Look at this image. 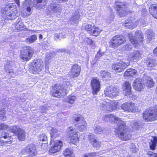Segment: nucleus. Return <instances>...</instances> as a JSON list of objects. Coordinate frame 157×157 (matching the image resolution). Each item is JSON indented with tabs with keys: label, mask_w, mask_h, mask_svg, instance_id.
<instances>
[{
	"label": "nucleus",
	"mask_w": 157,
	"mask_h": 157,
	"mask_svg": "<svg viewBox=\"0 0 157 157\" xmlns=\"http://www.w3.org/2000/svg\"><path fill=\"white\" fill-rule=\"evenodd\" d=\"M17 12L15 5L13 4H8L2 9L1 15L5 19L12 20L16 18Z\"/></svg>",
	"instance_id": "f257e3e1"
},
{
	"label": "nucleus",
	"mask_w": 157,
	"mask_h": 157,
	"mask_svg": "<svg viewBox=\"0 0 157 157\" xmlns=\"http://www.w3.org/2000/svg\"><path fill=\"white\" fill-rule=\"evenodd\" d=\"M66 87L59 84L54 85L51 88V94L55 97L61 98L65 96L67 93Z\"/></svg>",
	"instance_id": "f03ea898"
},
{
	"label": "nucleus",
	"mask_w": 157,
	"mask_h": 157,
	"mask_svg": "<svg viewBox=\"0 0 157 157\" xmlns=\"http://www.w3.org/2000/svg\"><path fill=\"white\" fill-rule=\"evenodd\" d=\"M128 36L130 42L135 47H136L142 44L143 41V35L141 31H136L134 36L132 33H128Z\"/></svg>",
	"instance_id": "7ed1b4c3"
},
{
	"label": "nucleus",
	"mask_w": 157,
	"mask_h": 157,
	"mask_svg": "<svg viewBox=\"0 0 157 157\" xmlns=\"http://www.w3.org/2000/svg\"><path fill=\"white\" fill-rule=\"evenodd\" d=\"M124 126L117 128L115 133L116 134L118 135V136L121 140H127L130 139L131 136L129 133L128 130L126 126V124H125V125Z\"/></svg>",
	"instance_id": "20e7f679"
},
{
	"label": "nucleus",
	"mask_w": 157,
	"mask_h": 157,
	"mask_svg": "<svg viewBox=\"0 0 157 157\" xmlns=\"http://www.w3.org/2000/svg\"><path fill=\"white\" fill-rule=\"evenodd\" d=\"M143 118L147 121H153L157 119V109L150 108L143 113Z\"/></svg>",
	"instance_id": "39448f33"
},
{
	"label": "nucleus",
	"mask_w": 157,
	"mask_h": 157,
	"mask_svg": "<svg viewBox=\"0 0 157 157\" xmlns=\"http://www.w3.org/2000/svg\"><path fill=\"white\" fill-rule=\"evenodd\" d=\"M126 42L125 37L121 35H117L114 36L109 42V45L112 48H116Z\"/></svg>",
	"instance_id": "423d86ee"
},
{
	"label": "nucleus",
	"mask_w": 157,
	"mask_h": 157,
	"mask_svg": "<svg viewBox=\"0 0 157 157\" xmlns=\"http://www.w3.org/2000/svg\"><path fill=\"white\" fill-rule=\"evenodd\" d=\"M34 53V51L32 48L26 47L21 50L20 57L24 60L28 61L32 57Z\"/></svg>",
	"instance_id": "0eeeda50"
},
{
	"label": "nucleus",
	"mask_w": 157,
	"mask_h": 157,
	"mask_svg": "<svg viewBox=\"0 0 157 157\" xmlns=\"http://www.w3.org/2000/svg\"><path fill=\"white\" fill-rule=\"evenodd\" d=\"M69 134V143L76 144L79 141V137H78V132L76 129L72 127H69L67 130Z\"/></svg>",
	"instance_id": "6e6552de"
},
{
	"label": "nucleus",
	"mask_w": 157,
	"mask_h": 157,
	"mask_svg": "<svg viewBox=\"0 0 157 157\" xmlns=\"http://www.w3.org/2000/svg\"><path fill=\"white\" fill-rule=\"evenodd\" d=\"M21 153L22 154L28 155L29 157H33L37 155L36 146L33 144H28L22 149Z\"/></svg>",
	"instance_id": "1a4fd4ad"
},
{
	"label": "nucleus",
	"mask_w": 157,
	"mask_h": 157,
	"mask_svg": "<svg viewBox=\"0 0 157 157\" xmlns=\"http://www.w3.org/2000/svg\"><path fill=\"white\" fill-rule=\"evenodd\" d=\"M100 104V107L102 109H105L110 112L115 109L117 105V102L114 103L113 101L108 100L106 101H103Z\"/></svg>",
	"instance_id": "9d476101"
},
{
	"label": "nucleus",
	"mask_w": 157,
	"mask_h": 157,
	"mask_svg": "<svg viewBox=\"0 0 157 157\" xmlns=\"http://www.w3.org/2000/svg\"><path fill=\"white\" fill-rule=\"evenodd\" d=\"M104 119L105 121H109V122H113L117 124V128L121 127V126H124V125H125V123L123 121L112 114L105 115L104 116Z\"/></svg>",
	"instance_id": "9b49d317"
},
{
	"label": "nucleus",
	"mask_w": 157,
	"mask_h": 157,
	"mask_svg": "<svg viewBox=\"0 0 157 157\" xmlns=\"http://www.w3.org/2000/svg\"><path fill=\"white\" fill-rule=\"evenodd\" d=\"M120 107L124 111L128 112L135 113L138 110L137 107L132 102L124 103L121 105Z\"/></svg>",
	"instance_id": "f8f14e48"
},
{
	"label": "nucleus",
	"mask_w": 157,
	"mask_h": 157,
	"mask_svg": "<svg viewBox=\"0 0 157 157\" xmlns=\"http://www.w3.org/2000/svg\"><path fill=\"white\" fill-rule=\"evenodd\" d=\"M129 65L128 62H123L120 61L117 63H114L112 65L113 70L117 72H120L123 71Z\"/></svg>",
	"instance_id": "ddd939ff"
},
{
	"label": "nucleus",
	"mask_w": 157,
	"mask_h": 157,
	"mask_svg": "<svg viewBox=\"0 0 157 157\" xmlns=\"http://www.w3.org/2000/svg\"><path fill=\"white\" fill-rule=\"evenodd\" d=\"M32 64L33 65L32 72L35 74L40 72L43 68V63L40 59L34 60L32 63Z\"/></svg>",
	"instance_id": "4468645a"
},
{
	"label": "nucleus",
	"mask_w": 157,
	"mask_h": 157,
	"mask_svg": "<svg viewBox=\"0 0 157 157\" xmlns=\"http://www.w3.org/2000/svg\"><path fill=\"white\" fill-rule=\"evenodd\" d=\"M75 120L78 122V125L77 126V129L80 131H83L86 129L87 124L84 118L81 116L75 118Z\"/></svg>",
	"instance_id": "2eb2a0df"
},
{
	"label": "nucleus",
	"mask_w": 157,
	"mask_h": 157,
	"mask_svg": "<svg viewBox=\"0 0 157 157\" xmlns=\"http://www.w3.org/2000/svg\"><path fill=\"white\" fill-rule=\"evenodd\" d=\"M116 5L119 8L118 10V12L119 15L121 17H123L127 14V13L126 11V3L124 2H120L117 1L115 2Z\"/></svg>",
	"instance_id": "dca6fc26"
},
{
	"label": "nucleus",
	"mask_w": 157,
	"mask_h": 157,
	"mask_svg": "<svg viewBox=\"0 0 157 157\" xmlns=\"http://www.w3.org/2000/svg\"><path fill=\"white\" fill-rule=\"evenodd\" d=\"M118 90L115 87H112L106 89L105 91V95L109 98H113L118 95Z\"/></svg>",
	"instance_id": "f3484780"
},
{
	"label": "nucleus",
	"mask_w": 157,
	"mask_h": 157,
	"mask_svg": "<svg viewBox=\"0 0 157 157\" xmlns=\"http://www.w3.org/2000/svg\"><path fill=\"white\" fill-rule=\"evenodd\" d=\"M123 94L125 95L129 98H132L134 96L132 94L131 90V85L128 82H125L123 84Z\"/></svg>",
	"instance_id": "a211bd4d"
},
{
	"label": "nucleus",
	"mask_w": 157,
	"mask_h": 157,
	"mask_svg": "<svg viewBox=\"0 0 157 157\" xmlns=\"http://www.w3.org/2000/svg\"><path fill=\"white\" fill-rule=\"evenodd\" d=\"M88 140L90 143L94 147L98 149L101 147V142L96 139V137L94 134H90L88 135Z\"/></svg>",
	"instance_id": "6ab92c4d"
},
{
	"label": "nucleus",
	"mask_w": 157,
	"mask_h": 157,
	"mask_svg": "<svg viewBox=\"0 0 157 157\" xmlns=\"http://www.w3.org/2000/svg\"><path fill=\"white\" fill-rule=\"evenodd\" d=\"M90 84L93 90V94H96L99 91L100 89L99 81L96 78H93L91 80Z\"/></svg>",
	"instance_id": "aec40b11"
},
{
	"label": "nucleus",
	"mask_w": 157,
	"mask_h": 157,
	"mask_svg": "<svg viewBox=\"0 0 157 157\" xmlns=\"http://www.w3.org/2000/svg\"><path fill=\"white\" fill-rule=\"evenodd\" d=\"M63 143L60 141H56L54 142L53 146L51 147L49 151L52 153H54L59 151L62 146Z\"/></svg>",
	"instance_id": "412c9836"
},
{
	"label": "nucleus",
	"mask_w": 157,
	"mask_h": 157,
	"mask_svg": "<svg viewBox=\"0 0 157 157\" xmlns=\"http://www.w3.org/2000/svg\"><path fill=\"white\" fill-rule=\"evenodd\" d=\"M142 55L141 52L138 51H135L129 56V58L130 60L136 62L141 58Z\"/></svg>",
	"instance_id": "4be33fe9"
},
{
	"label": "nucleus",
	"mask_w": 157,
	"mask_h": 157,
	"mask_svg": "<svg viewBox=\"0 0 157 157\" xmlns=\"http://www.w3.org/2000/svg\"><path fill=\"white\" fill-rule=\"evenodd\" d=\"M81 67L77 64H74L71 69V72L74 77H77L80 74Z\"/></svg>",
	"instance_id": "5701e85b"
},
{
	"label": "nucleus",
	"mask_w": 157,
	"mask_h": 157,
	"mask_svg": "<svg viewBox=\"0 0 157 157\" xmlns=\"http://www.w3.org/2000/svg\"><path fill=\"white\" fill-rule=\"evenodd\" d=\"M133 86L135 89L138 91L141 90L144 86V85L142 82L141 79L139 78L134 81Z\"/></svg>",
	"instance_id": "b1692460"
},
{
	"label": "nucleus",
	"mask_w": 157,
	"mask_h": 157,
	"mask_svg": "<svg viewBox=\"0 0 157 157\" xmlns=\"http://www.w3.org/2000/svg\"><path fill=\"white\" fill-rule=\"evenodd\" d=\"M50 8L55 13L59 12L61 11V6L58 2H52L50 5Z\"/></svg>",
	"instance_id": "393cba45"
},
{
	"label": "nucleus",
	"mask_w": 157,
	"mask_h": 157,
	"mask_svg": "<svg viewBox=\"0 0 157 157\" xmlns=\"http://www.w3.org/2000/svg\"><path fill=\"white\" fill-rule=\"evenodd\" d=\"M9 126L6 124H0V129L8 130L9 128ZM0 137H3L4 138H10V136L8 134L0 130Z\"/></svg>",
	"instance_id": "a878e982"
},
{
	"label": "nucleus",
	"mask_w": 157,
	"mask_h": 157,
	"mask_svg": "<svg viewBox=\"0 0 157 157\" xmlns=\"http://www.w3.org/2000/svg\"><path fill=\"white\" fill-rule=\"evenodd\" d=\"M34 4L36 6L38 9H40L44 6L47 4V0H36L33 1Z\"/></svg>",
	"instance_id": "bb28decb"
},
{
	"label": "nucleus",
	"mask_w": 157,
	"mask_h": 157,
	"mask_svg": "<svg viewBox=\"0 0 157 157\" xmlns=\"http://www.w3.org/2000/svg\"><path fill=\"white\" fill-rule=\"evenodd\" d=\"M18 131L16 135H17L18 139L20 141H24L25 138V132L21 128H18Z\"/></svg>",
	"instance_id": "cd10ccee"
},
{
	"label": "nucleus",
	"mask_w": 157,
	"mask_h": 157,
	"mask_svg": "<svg viewBox=\"0 0 157 157\" xmlns=\"http://www.w3.org/2000/svg\"><path fill=\"white\" fill-rule=\"evenodd\" d=\"M79 15L78 11H76L72 15L71 18L70 20L71 23L73 25H75L77 24L79 18Z\"/></svg>",
	"instance_id": "c85d7f7f"
},
{
	"label": "nucleus",
	"mask_w": 157,
	"mask_h": 157,
	"mask_svg": "<svg viewBox=\"0 0 157 157\" xmlns=\"http://www.w3.org/2000/svg\"><path fill=\"white\" fill-rule=\"evenodd\" d=\"M144 83L148 88H151L153 86L154 82L152 79L149 77H146L144 80Z\"/></svg>",
	"instance_id": "c756f323"
},
{
	"label": "nucleus",
	"mask_w": 157,
	"mask_h": 157,
	"mask_svg": "<svg viewBox=\"0 0 157 157\" xmlns=\"http://www.w3.org/2000/svg\"><path fill=\"white\" fill-rule=\"evenodd\" d=\"M124 25L125 27L131 29L135 28L136 26V25L130 19L125 20L124 22Z\"/></svg>",
	"instance_id": "7c9ffc66"
},
{
	"label": "nucleus",
	"mask_w": 157,
	"mask_h": 157,
	"mask_svg": "<svg viewBox=\"0 0 157 157\" xmlns=\"http://www.w3.org/2000/svg\"><path fill=\"white\" fill-rule=\"evenodd\" d=\"M157 144V138L155 136L152 137L151 140V142L149 143L150 149L152 150H154Z\"/></svg>",
	"instance_id": "2f4dec72"
},
{
	"label": "nucleus",
	"mask_w": 157,
	"mask_h": 157,
	"mask_svg": "<svg viewBox=\"0 0 157 157\" xmlns=\"http://www.w3.org/2000/svg\"><path fill=\"white\" fill-rule=\"evenodd\" d=\"M63 154L65 157H75L73 151L71 148H66L64 150Z\"/></svg>",
	"instance_id": "473e14b6"
},
{
	"label": "nucleus",
	"mask_w": 157,
	"mask_h": 157,
	"mask_svg": "<svg viewBox=\"0 0 157 157\" xmlns=\"http://www.w3.org/2000/svg\"><path fill=\"white\" fill-rule=\"evenodd\" d=\"M149 11L153 17L157 19V6H152L149 8Z\"/></svg>",
	"instance_id": "72a5a7b5"
},
{
	"label": "nucleus",
	"mask_w": 157,
	"mask_h": 157,
	"mask_svg": "<svg viewBox=\"0 0 157 157\" xmlns=\"http://www.w3.org/2000/svg\"><path fill=\"white\" fill-rule=\"evenodd\" d=\"M137 73V71L133 69H129L124 73V76H133L135 75Z\"/></svg>",
	"instance_id": "f704fd0d"
},
{
	"label": "nucleus",
	"mask_w": 157,
	"mask_h": 157,
	"mask_svg": "<svg viewBox=\"0 0 157 157\" xmlns=\"http://www.w3.org/2000/svg\"><path fill=\"white\" fill-rule=\"evenodd\" d=\"M37 39V36L36 35H33L25 40V42L27 43H32L35 41Z\"/></svg>",
	"instance_id": "c9c22d12"
},
{
	"label": "nucleus",
	"mask_w": 157,
	"mask_h": 157,
	"mask_svg": "<svg viewBox=\"0 0 157 157\" xmlns=\"http://www.w3.org/2000/svg\"><path fill=\"white\" fill-rule=\"evenodd\" d=\"M146 35L147 37V41H150L154 35V33L151 29H147L146 32Z\"/></svg>",
	"instance_id": "e433bc0d"
},
{
	"label": "nucleus",
	"mask_w": 157,
	"mask_h": 157,
	"mask_svg": "<svg viewBox=\"0 0 157 157\" xmlns=\"http://www.w3.org/2000/svg\"><path fill=\"white\" fill-rule=\"evenodd\" d=\"M92 29L90 34L96 36H98L101 31V30L98 27L95 26H94Z\"/></svg>",
	"instance_id": "4c0bfd02"
},
{
	"label": "nucleus",
	"mask_w": 157,
	"mask_h": 157,
	"mask_svg": "<svg viewBox=\"0 0 157 157\" xmlns=\"http://www.w3.org/2000/svg\"><path fill=\"white\" fill-rule=\"evenodd\" d=\"M2 137H0V138H2ZM6 139H8V140H6L5 141H3V140H1L0 139V146H3V145H7L9 144H11L12 143V140H13V139L10 137V138H7Z\"/></svg>",
	"instance_id": "58836bf2"
},
{
	"label": "nucleus",
	"mask_w": 157,
	"mask_h": 157,
	"mask_svg": "<svg viewBox=\"0 0 157 157\" xmlns=\"http://www.w3.org/2000/svg\"><path fill=\"white\" fill-rule=\"evenodd\" d=\"M15 30L17 31H20L23 30L24 29V25L22 22L19 20L17 21V23L15 25Z\"/></svg>",
	"instance_id": "ea45409f"
},
{
	"label": "nucleus",
	"mask_w": 157,
	"mask_h": 157,
	"mask_svg": "<svg viewBox=\"0 0 157 157\" xmlns=\"http://www.w3.org/2000/svg\"><path fill=\"white\" fill-rule=\"evenodd\" d=\"M148 67H152L157 65L156 61L155 59H148L146 62Z\"/></svg>",
	"instance_id": "a19ab883"
},
{
	"label": "nucleus",
	"mask_w": 157,
	"mask_h": 157,
	"mask_svg": "<svg viewBox=\"0 0 157 157\" xmlns=\"http://www.w3.org/2000/svg\"><path fill=\"white\" fill-rule=\"evenodd\" d=\"M101 75L102 77L107 79L111 77L110 73L106 71H102L100 72Z\"/></svg>",
	"instance_id": "79ce46f5"
},
{
	"label": "nucleus",
	"mask_w": 157,
	"mask_h": 157,
	"mask_svg": "<svg viewBox=\"0 0 157 157\" xmlns=\"http://www.w3.org/2000/svg\"><path fill=\"white\" fill-rule=\"evenodd\" d=\"M76 97L74 95H69L66 98L65 101L70 104H73L75 102Z\"/></svg>",
	"instance_id": "37998d69"
},
{
	"label": "nucleus",
	"mask_w": 157,
	"mask_h": 157,
	"mask_svg": "<svg viewBox=\"0 0 157 157\" xmlns=\"http://www.w3.org/2000/svg\"><path fill=\"white\" fill-rule=\"evenodd\" d=\"M58 132V130L55 128H52L50 131L51 134V138L53 139L58 136V134L56 133Z\"/></svg>",
	"instance_id": "c03bdc74"
},
{
	"label": "nucleus",
	"mask_w": 157,
	"mask_h": 157,
	"mask_svg": "<svg viewBox=\"0 0 157 157\" xmlns=\"http://www.w3.org/2000/svg\"><path fill=\"white\" fill-rule=\"evenodd\" d=\"M132 128L134 129H137L140 128V124L136 121H132L130 124Z\"/></svg>",
	"instance_id": "a18cd8bd"
},
{
	"label": "nucleus",
	"mask_w": 157,
	"mask_h": 157,
	"mask_svg": "<svg viewBox=\"0 0 157 157\" xmlns=\"http://www.w3.org/2000/svg\"><path fill=\"white\" fill-rule=\"evenodd\" d=\"M103 131L102 128L98 126H96L94 128V132L95 133L101 134L103 132Z\"/></svg>",
	"instance_id": "49530a36"
},
{
	"label": "nucleus",
	"mask_w": 157,
	"mask_h": 157,
	"mask_svg": "<svg viewBox=\"0 0 157 157\" xmlns=\"http://www.w3.org/2000/svg\"><path fill=\"white\" fill-rule=\"evenodd\" d=\"M55 37L57 39H60L61 38H64L66 35L64 33H62L59 34H56L54 35Z\"/></svg>",
	"instance_id": "de8ad7c7"
},
{
	"label": "nucleus",
	"mask_w": 157,
	"mask_h": 157,
	"mask_svg": "<svg viewBox=\"0 0 157 157\" xmlns=\"http://www.w3.org/2000/svg\"><path fill=\"white\" fill-rule=\"evenodd\" d=\"M5 111L3 109L0 110V119L3 121L6 119V117H5Z\"/></svg>",
	"instance_id": "09e8293b"
},
{
	"label": "nucleus",
	"mask_w": 157,
	"mask_h": 157,
	"mask_svg": "<svg viewBox=\"0 0 157 157\" xmlns=\"http://www.w3.org/2000/svg\"><path fill=\"white\" fill-rule=\"evenodd\" d=\"M9 128L8 131H10L15 134H16L18 132L17 130L18 128L15 126H11L10 127L9 126Z\"/></svg>",
	"instance_id": "8fccbe9b"
},
{
	"label": "nucleus",
	"mask_w": 157,
	"mask_h": 157,
	"mask_svg": "<svg viewBox=\"0 0 157 157\" xmlns=\"http://www.w3.org/2000/svg\"><path fill=\"white\" fill-rule=\"evenodd\" d=\"M94 25H92L89 24L86 25L85 26V29L86 30L88 31L90 33L91 31L92 30V29L94 27Z\"/></svg>",
	"instance_id": "3c124183"
},
{
	"label": "nucleus",
	"mask_w": 157,
	"mask_h": 157,
	"mask_svg": "<svg viewBox=\"0 0 157 157\" xmlns=\"http://www.w3.org/2000/svg\"><path fill=\"white\" fill-rule=\"evenodd\" d=\"M39 140L42 141L46 142L47 140V138L46 135L44 134H42L39 136Z\"/></svg>",
	"instance_id": "603ef678"
},
{
	"label": "nucleus",
	"mask_w": 157,
	"mask_h": 157,
	"mask_svg": "<svg viewBox=\"0 0 157 157\" xmlns=\"http://www.w3.org/2000/svg\"><path fill=\"white\" fill-rule=\"evenodd\" d=\"M97 154L96 152L87 153L82 156V157H94Z\"/></svg>",
	"instance_id": "864d4df0"
},
{
	"label": "nucleus",
	"mask_w": 157,
	"mask_h": 157,
	"mask_svg": "<svg viewBox=\"0 0 157 157\" xmlns=\"http://www.w3.org/2000/svg\"><path fill=\"white\" fill-rule=\"evenodd\" d=\"M11 67L9 64H6L5 66V69L6 71L8 72L10 74H13V71L12 70L10 69Z\"/></svg>",
	"instance_id": "5fc2aeb1"
},
{
	"label": "nucleus",
	"mask_w": 157,
	"mask_h": 157,
	"mask_svg": "<svg viewBox=\"0 0 157 157\" xmlns=\"http://www.w3.org/2000/svg\"><path fill=\"white\" fill-rule=\"evenodd\" d=\"M129 148L131 150V151H132L133 152L135 153L137 151V149L134 144L131 143L130 145Z\"/></svg>",
	"instance_id": "6e6d98bb"
},
{
	"label": "nucleus",
	"mask_w": 157,
	"mask_h": 157,
	"mask_svg": "<svg viewBox=\"0 0 157 157\" xmlns=\"http://www.w3.org/2000/svg\"><path fill=\"white\" fill-rule=\"evenodd\" d=\"M32 4V1L30 0H25L23 3V7L28 6H30Z\"/></svg>",
	"instance_id": "4d7b16f0"
},
{
	"label": "nucleus",
	"mask_w": 157,
	"mask_h": 157,
	"mask_svg": "<svg viewBox=\"0 0 157 157\" xmlns=\"http://www.w3.org/2000/svg\"><path fill=\"white\" fill-rule=\"evenodd\" d=\"M104 54V52H102L101 49H100L98 52L95 56V58L98 59L100 57L102 56Z\"/></svg>",
	"instance_id": "13d9d810"
},
{
	"label": "nucleus",
	"mask_w": 157,
	"mask_h": 157,
	"mask_svg": "<svg viewBox=\"0 0 157 157\" xmlns=\"http://www.w3.org/2000/svg\"><path fill=\"white\" fill-rule=\"evenodd\" d=\"M48 109V108L47 105L41 106L40 109V112L41 113L45 112Z\"/></svg>",
	"instance_id": "bf43d9fd"
},
{
	"label": "nucleus",
	"mask_w": 157,
	"mask_h": 157,
	"mask_svg": "<svg viewBox=\"0 0 157 157\" xmlns=\"http://www.w3.org/2000/svg\"><path fill=\"white\" fill-rule=\"evenodd\" d=\"M86 41L87 43L89 45L93 46L95 45L94 41L90 38H87L86 39Z\"/></svg>",
	"instance_id": "052dcab7"
},
{
	"label": "nucleus",
	"mask_w": 157,
	"mask_h": 157,
	"mask_svg": "<svg viewBox=\"0 0 157 157\" xmlns=\"http://www.w3.org/2000/svg\"><path fill=\"white\" fill-rule=\"evenodd\" d=\"M148 155L150 157H156L157 154L151 151H149L147 153Z\"/></svg>",
	"instance_id": "680f3d73"
},
{
	"label": "nucleus",
	"mask_w": 157,
	"mask_h": 157,
	"mask_svg": "<svg viewBox=\"0 0 157 157\" xmlns=\"http://www.w3.org/2000/svg\"><path fill=\"white\" fill-rule=\"evenodd\" d=\"M54 53H48L46 55V58L48 59H50L54 57Z\"/></svg>",
	"instance_id": "e2e57ef3"
},
{
	"label": "nucleus",
	"mask_w": 157,
	"mask_h": 157,
	"mask_svg": "<svg viewBox=\"0 0 157 157\" xmlns=\"http://www.w3.org/2000/svg\"><path fill=\"white\" fill-rule=\"evenodd\" d=\"M48 144L46 143L42 144L41 145V148L43 149L44 150L46 149L48 147Z\"/></svg>",
	"instance_id": "0e129e2a"
},
{
	"label": "nucleus",
	"mask_w": 157,
	"mask_h": 157,
	"mask_svg": "<svg viewBox=\"0 0 157 157\" xmlns=\"http://www.w3.org/2000/svg\"><path fill=\"white\" fill-rule=\"evenodd\" d=\"M140 22L141 25H144L145 24V22L143 20H140L139 21H137L136 23H139Z\"/></svg>",
	"instance_id": "69168bd1"
},
{
	"label": "nucleus",
	"mask_w": 157,
	"mask_h": 157,
	"mask_svg": "<svg viewBox=\"0 0 157 157\" xmlns=\"http://www.w3.org/2000/svg\"><path fill=\"white\" fill-rule=\"evenodd\" d=\"M14 1L17 4V6H19L20 5V3L19 0H14Z\"/></svg>",
	"instance_id": "338daca9"
},
{
	"label": "nucleus",
	"mask_w": 157,
	"mask_h": 157,
	"mask_svg": "<svg viewBox=\"0 0 157 157\" xmlns=\"http://www.w3.org/2000/svg\"><path fill=\"white\" fill-rule=\"evenodd\" d=\"M153 52L157 56V47L154 49Z\"/></svg>",
	"instance_id": "774afa93"
}]
</instances>
